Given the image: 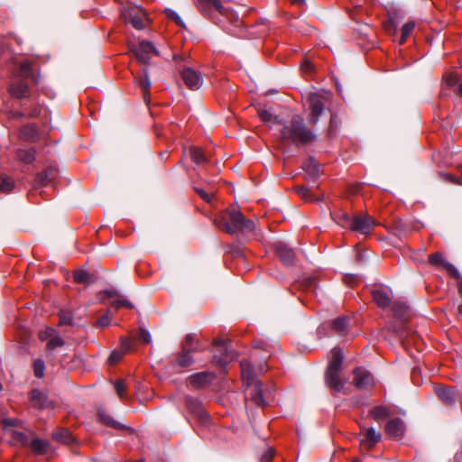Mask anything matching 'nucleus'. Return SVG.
Returning a JSON list of instances; mask_svg holds the SVG:
<instances>
[{
	"instance_id": "f257e3e1",
	"label": "nucleus",
	"mask_w": 462,
	"mask_h": 462,
	"mask_svg": "<svg viewBox=\"0 0 462 462\" xmlns=\"http://www.w3.org/2000/svg\"><path fill=\"white\" fill-rule=\"evenodd\" d=\"M196 334H188L180 344V350L171 361V368L178 373L191 366L195 363L194 354L205 350Z\"/></svg>"
},
{
	"instance_id": "f03ea898",
	"label": "nucleus",
	"mask_w": 462,
	"mask_h": 462,
	"mask_svg": "<svg viewBox=\"0 0 462 462\" xmlns=\"http://www.w3.org/2000/svg\"><path fill=\"white\" fill-rule=\"evenodd\" d=\"M280 133L283 141L294 144H308L316 138L315 134L305 125L304 120L298 115L293 116L289 124L282 127Z\"/></svg>"
},
{
	"instance_id": "7ed1b4c3",
	"label": "nucleus",
	"mask_w": 462,
	"mask_h": 462,
	"mask_svg": "<svg viewBox=\"0 0 462 462\" xmlns=\"http://www.w3.org/2000/svg\"><path fill=\"white\" fill-rule=\"evenodd\" d=\"M217 225L229 234L237 232L248 233L252 232L255 227L254 222L250 219H245L241 211L234 206L228 208L223 213Z\"/></svg>"
},
{
	"instance_id": "20e7f679",
	"label": "nucleus",
	"mask_w": 462,
	"mask_h": 462,
	"mask_svg": "<svg viewBox=\"0 0 462 462\" xmlns=\"http://www.w3.org/2000/svg\"><path fill=\"white\" fill-rule=\"evenodd\" d=\"M198 7L204 14H208L211 8L217 10L236 27H239L242 24L237 14L229 10L228 7L222 5L220 0H198Z\"/></svg>"
},
{
	"instance_id": "39448f33",
	"label": "nucleus",
	"mask_w": 462,
	"mask_h": 462,
	"mask_svg": "<svg viewBox=\"0 0 462 462\" xmlns=\"http://www.w3.org/2000/svg\"><path fill=\"white\" fill-rule=\"evenodd\" d=\"M131 51L134 52L138 61L143 64H147L152 56H159L157 49L152 42L146 41H143L137 45L133 46Z\"/></svg>"
},
{
	"instance_id": "423d86ee",
	"label": "nucleus",
	"mask_w": 462,
	"mask_h": 462,
	"mask_svg": "<svg viewBox=\"0 0 462 462\" xmlns=\"http://www.w3.org/2000/svg\"><path fill=\"white\" fill-rule=\"evenodd\" d=\"M235 353L228 348L227 344L223 340L215 341V353L213 360L220 366H225L235 358Z\"/></svg>"
},
{
	"instance_id": "0eeeda50",
	"label": "nucleus",
	"mask_w": 462,
	"mask_h": 462,
	"mask_svg": "<svg viewBox=\"0 0 462 462\" xmlns=\"http://www.w3.org/2000/svg\"><path fill=\"white\" fill-rule=\"evenodd\" d=\"M353 376V384L358 390H368L374 384L373 374L363 367L356 368Z\"/></svg>"
},
{
	"instance_id": "6e6552de",
	"label": "nucleus",
	"mask_w": 462,
	"mask_h": 462,
	"mask_svg": "<svg viewBox=\"0 0 462 462\" xmlns=\"http://www.w3.org/2000/svg\"><path fill=\"white\" fill-rule=\"evenodd\" d=\"M125 23L132 24L137 30L144 28L146 13L141 7H131L123 13Z\"/></svg>"
},
{
	"instance_id": "1a4fd4ad",
	"label": "nucleus",
	"mask_w": 462,
	"mask_h": 462,
	"mask_svg": "<svg viewBox=\"0 0 462 462\" xmlns=\"http://www.w3.org/2000/svg\"><path fill=\"white\" fill-rule=\"evenodd\" d=\"M381 433L372 427H361V432L358 434L360 446L366 449L373 448L381 440Z\"/></svg>"
},
{
	"instance_id": "9d476101",
	"label": "nucleus",
	"mask_w": 462,
	"mask_h": 462,
	"mask_svg": "<svg viewBox=\"0 0 462 462\" xmlns=\"http://www.w3.org/2000/svg\"><path fill=\"white\" fill-rule=\"evenodd\" d=\"M16 439L22 443V445L29 446L33 452L38 454L47 453L50 447L49 441L39 438L29 439V438L22 432L16 433Z\"/></svg>"
},
{
	"instance_id": "9b49d317",
	"label": "nucleus",
	"mask_w": 462,
	"mask_h": 462,
	"mask_svg": "<svg viewBox=\"0 0 462 462\" xmlns=\"http://www.w3.org/2000/svg\"><path fill=\"white\" fill-rule=\"evenodd\" d=\"M374 226H376V222L369 215H355L353 216V222L350 226V230L367 235L371 232Z\"/></svg>"
},
{
	"instance_id": "f8f14e48",
	"label": "nucleus",
	"mask_w": 462,
	"mask_h": 462,
	"mask_svg": "<svg viewBox=\"0 0 462 462\" xmlns=\"http://www.w3.org/2000/svg\"><path fill=\"white\" fill-rule=\"evenodd\" d=\"M310 113L309 122L312 125L318 123L319 116L324 110V102L321 96L317 93H311L309 96Z\"/></svg>"
},
{
	"instance_id": "ddd939ff",
	"label": "nucleus",
	"mask_w": 462,
	"mask_h": 462,
	"mask_svg": "<svg viewBox=\"0 0 462 462\" xmlns=\"http://www.w3.org/2000/svg\"><path fill=\"white\" fill-rule=\"evenodd\" d=\"M372 296L377 306L384 309L390 306L393 299V292L388 287H379L372 291Z\"/></svg>"
},
{
	"instance_id": "4468645a",
	"label": "nucleus",
	"mask_w": 462,
	"mask_h": 462,
	"mask_svg": "<svg viewBox=\"0 0 462 462\" xmlns=\"http://www.w3.org/2000/svg\"><path fill=\"white\" fill-rule=\"evenodd\" d=\"M181 78L186 86L191 90L199 89L202 85L201 75L191 68L183 69Z\"/></svg>"
},
{
	"instance_id": "2eb2a0df",
	"label": "nucleus",
	"mask_w": 462,
	"mask_h": 462,
	"mask_svg": "<svg viewBox=\"0 0 462 462\" xmlns=\"http://www.w3.org/2000/svg\"><path fill=\"white\" fill-rule=\"evenodd\" d=\"M325 379L327 385L336 393H346L345 392V383L340 376V370H327Z\"/></svg>"
},
{
	"instance_id": "dca6fc26",
	"label": "nucleus",
	"mask_w": 462,
	"mask_h": 462,
	"mask_svg": "<svg viewBox=\"0 0 462 462\" xmlns=\"http://www.w3.org/2000/svg\"><path fill=\"white\" fill-rule=\"evenodd\" d=\"M185 403L189 411L198 416L203 422H206L208 420V415L205 411L199 400L191 396H187L185 398Z\"/></svg>"
},
{
	"instance_id": "f3484780",
	"label": "nucleus",
	"mask_w": 462,
	"mask_h": 462,
	"mask_svg": "<svg viewBox=\"0 0 462 462\" xmlns=\"http://www.w3.org/2000/svg\"><path fill=\"white\" fill-rule=\"evenodd\" d=\"M216 375L214 373L211 372H199L193 374L189 377V383L191 386L195 388H201L205 385L210 383L214 379Z\"/></svg>"
},
{
	"instance_id": "a211bd4d",
	"label": "nucleus",
	"mask_w": 462,
	"mask_h": 462,
	"mask_svg": "<svg viewBox=\"0 0 462 462\" xmlns=\"http://www.w3.org/2000/svg\"><path fill=\"white\" fill-rule=\"evenodd\" d=\"M385 431L392 439L402 438L405 431V425L401 419L395 418L387 422Z\"/></svg>"
},
{
	"instance_id": "6ab92c4d",
	"label": "nucleus",
	"mask_w": 462,
	"mask_h": 462,
	"mask_svg": "<svg viewBox=\"0 0 462 462\" xmlns=\"http://www.w3.org/2000/svg\"><path fill=\"white\" fill-rule=\"evenodd\" d=\"M274 246L278 257L285 265L293 263L295 254L291 249L282 243H276Z\"/></svg>"
},
{
	"instance_id": "aec40b11",
	"label": "nucleus",
	"mask_w": 462,
	"mask_h": 462,
	"mask_svg": "<svg viewBox=\"0 0 462 462\" xmlns=\"http://www.w3.org/2000/svg\"><path fill=\"white\" fill-rule=\"evenodd\" d=\"M240 367L242 379L244 383H246L247 387H250L252 384L255 383L256 381L254 380V371L251 363L244 359L240 362Z\"/></svg>"
},
{
	"instance_id": "412c9836",
	"label": "nucleus",
	"mask_w": 462,
	"mask_h": 462,
	"mask_svg": "<svg viewBox=\"0 0 462 462\" xmlns=\"http://www.w3.org/2000/svg\"><path fill=\"white\" fill-rule=\"evenodd\" d=\"M143 78L134 79V83L138 85V87L141 88L143 92V97L145 101V103L148 105L150 102V93L149 88L151 87V80L148 76V70L147 69H143Z\"/></svg>"
},
{
	"instance_id": "4be33fe9",
	"label": "nucleus",
	"mask_w": 462,
	"mask_h": 462,
	"mask_svg": "<svg viewBox=\"0 0 462 462\" xmlns=\"http://www.w3.org/2000/svg\"><path fill=\"white\" fill-rule=\"evenodd\" d=\"M30 401L33 407L43 409L48 406L47 395L41 390L34 389L31 392Z\"/></svg>"
},
{
	"instance_id": "5701e85b",
	"label": "nucleus",
	"mask_w": 462,
	"mask_h": 462,
	"mask_svg": "<svg viewBox=\"0 0 462 462\" xmlns=\"http://www.w3.org/2000/svg\"><path fill=\"white\" fill-rule=\"evenodd\" d=\"M333 220L340 226L350 229L353 222V216L346 212L338 210L331 213Z\"/></svg>"
},
{
	"instance_id": "b1692460",
	"label": "nucleus",
	"mask_w": 462,
	"mask_h": 462,
	"mask_svg": "<svg viewBox=\"0 0 462 462\" xmlns=\"http://www.w3.org/2000/svg\"><path fill=\"white\" fill-rule=\"evenodd\" d=\"M343 361V353L339 347H334L331 350V357L327 370H341Z\"/></svg>"
},
{
	"instance_id": "393cba45",
	"label": "nucleus",
	"mask_w": 462,
	"mask_h": 462,
	"mask_svg": "<svg viewBox=\"0 0 462 462\" xmlns=\"http://www.w3.org/2000/svg\"><path fill=\"white\" fill-rule=\"evenodd\" d=\"M251 398L254 402L258 406H264L266 402L264 401L263 394V384L261 382H255V383L252 384Z\"/></svg>"
},
{
	"instance_id": "a878e982",
	"label": "nucleus",
	"mask_w": 462,
	"mask_h": 462,
	"mask_svg": "<svg viewBox=\"0 0 462 462\" xmlns=\"http://www.w3.org/2000/svg\"><path fill=\"white\" fill-rule=\"evenodd\" d=\"M10 92L13 96L18 98H23L27 97L29 88L27 84L23 80H18L11 84Z\"/></svg>"
},
{
	"instance_id": "bb28decb",
	"label": "nucleus",
	"mask_w": 462,
	"mask_h": 462,
	"mask_svg": "<svg viewBox=\"0 0 462 462\" xmlns=\"http://www.w3.org/2000/svg\"><path fill=\"white\" fill-rule=\"evenodd\" d=\"M435 393L438 397L446 404H452L455 402V394L453 391L445 386H435Z\"/></svg>"
},
{
	"instance_id": "cd10ccee",
	"label": "nucleus",
	"mask_w": 462,
	"mask_h": 462,
	"mask_svg": "<svg viewBox=\"0 0 462 462\" xmlns=\"http://www.w3.org/2000/svg\"><path fill=\"white\" fill-rule=\"evenodd\" d=\"M393 312L398 319H400L402 322L405 321L408 315V305L406 302L402 300H395L393 303Z\"/></svg>"
},
{
	"instance_id": "c85d7f7f",
	"label": "nucleus",
	"mask_w": 462,
	"mask_h": 462,
	"mask_svg": "<svg viewBox=\"0 0 462 462\" xmlns=\"http://www.w3.org/2000/svg\"><path fill=\"white\" fill-rule=\"evenodd\" d=\"M349 328V319L346 316L338 317L333 320L332 329L338 335L346 334Z\"/></svg>"
},
{
	"instance_id": "c756f323",
	"label": "nucleus",
	"mask_w": 462,
	"mask_h": 462,
	"mask_svg": "<svg viewBox=\"0 0 462 462\" xmlns=\"http://www.w3.org/2000/svg\"><path fill=\"white\" fill-rule=\"evenodd\" d=\"M257 115L261 118V120L263 122H264L265 124H270V125L278 124V125H282L281 121L278 120V117L275 116L273 114V112L271 111L270 108L259 107L257 109Z\"/></svg>"
},
{
	"instance_id": "7c9ffc66",
	"label": "nucleus",
	"mask_w": 462,
	"mask_h": 462,
	"mask_svg": "<svg viewBox=\"0 0 462 462\" xmlns=\"http://www.w3.org/2000/svg\"><path fill=\"white\" fill-rule=\"evenodd\" d=\"M429 262L432 265L442 266V267H444L445 269H447L448 271L457 272V270L455 269V267L451 263L446 262L443 259V255L440 253L431 254L429 256Z\"/></svg>"
},
{
	"instance_id": "2f4dec72",
	"label": "nucleus",
	"mask_w": 462,
	"mask_h": 462,
	"mask_svg": "<svg viewBox=\"0 0 462 462\" xmlns=\"http://www.w3.org/2000/svg\"><path fill=\"white\" fill-rule=\"evenodd\" d=\"M52 439L63 444H71L74 442V437L67 429H62L52 433Z\"/></svg>"
},
{
	"instance_id": "473e14b6",
	"label": "nucleus",
	"mask_w": 462,
	"mask_h": 462,
	"mask_svg": "<svg viewBox=\"0 0 462 462\" xmlns=\"http://www.w3.org/2000/svg\"><path fill=\"white\" fill-rule=\"evenodd\" d=\"M20 137L25 141L34 142L37 138V130L34 125H24L20 130Z\"/></svg>"
},
{
	"instance_id": "72a5a7b5",
	"label": "nucleus",
	"mask_w": 462,
	"mask_h": 462,
	"mask_svg": "<svg viewBox=\"0 0 462 462\" xmlns=\"http://www.w3.org/2000/svg\"><path fill=\"white\" fill-rule=\"evenodd\" d=\"M16 155L21 162L26 164H30L35 160V151L32 148L20 149L17 151Z\"/></svg>"
},
{
	"instance_id": "f704fd0d",
	"label": "nucleus",
	"mask_w": 462,
	"mask_h": 462,
	"mask_svg": "<svg viewBox=\"0 0 462 462\" xmlns=\"http://www.w3.org/2000/svg\"><path fill=\"white\" fill-rule=\"evenodd\" d=\"M370 416L376 421H380L389 416V411L384 406H375L370 412Z\"/></svg>"
},
{
	"instance_id": "c9c22d12",
	"label": "nucleus",
	"mask_w": 462,
	"mask_h": 462,
	"mask_svg": "<svg viewBox=\"0 0 462 462\" xmlns=\"http://www.w3.org/2000/svg\"><path fill=\"white\" fill-rule=\"evenodd\" d=\"M189 156L192 162L198 165L204 164L207 162L206 156L199 147H191L189 149Z\"/></svg>"
},
{
	"instance_id": "e433bc0d",
	"label": "nucleus",
	"mask_w": 462,
	"mask_h": 462,
	"mask_svg": "<svg viewBox=\"0 0 462 462\" xmlns=\"http://www.w3.org/2000/svg\"><path fill=\"white\" fill-rule=\"evenodd\" d=\"M14 188V182L7 175H1L0 176V193H9L11 192Z\"/></svg>"
},
{
	"instance_id": "4c0bfd02",
	"label": "nucleus",
	"mask_w": 462,
	"mask_h": 462,
	"mask_svg": "<svg viewBox=\"0 0 462 462\" xmlns=\"http://www.w3.org/2000/svg\"><path fill=\"white\" fill-rule=\"evenodd\" d=\"M98 417L103 423L115 429L122 428V424L116 421L110 415L106 414L103 411H98Z\"/></svg>"
},
{
	"instance_id": "58836bf2",
	"label": "nucleus",
	"mask_w": 462,
	"mask_h": 462,
	"mask_svg": "<svg viewBox=\"0 0 462 462\" xmlns=\"http://www.w3.org/2000/svg\"><path fill=\"white\" fill-rule=\"evenodd\" d=\"M18 74L22 78H29L32 77V62L26 60L20 64Z\"/></svg>"
},
{
	"instance_id": "ea45409f",
	"label": "nucleus",
	"mask_w": 462,
	"mask_h": 462,
	"mask_svg": "<svg viewBox=\"0 0 462 462\" xmlns=\"http://www.w3.org/2000/svg\"><path fill=\"white\" fill-rule=\"evenodd\" d=\"M414 28H415V23L412 21L406 23L402 26L400 44H402L405 42L406 39L412 33Z\"/></svg>"
},
{
	"instance_id": "a19ab883",
	"label": "nucleus",
	"mask_w": 462,
	"mask_h": 462,
	"mask_svg": "<svg viewBox=\"0 0 462 462\" xmlns=\"http://www.w3.org/2000/svg\"><path fill=\"white\" fill-rule=\"evenodd\" d=\"M165 14L167 18L172 20L177 25L185 28V23L177 12H175L172 9L167 8L165 9Z\"/></svg>"
},
{
	"instance_id": "79ce46f5",
	"label": "nucleus",
	"mask_w": 462,
	"mask_h": 462,
	"mask_svg": "<svg viewBox=\"0 0 462 462\" xmlns=\"http://www.w3.org/2000/svg\"><path fill=\"white\" fill-rule=\"evenodd\" d=\"M45 364L42 359H36L33 362V373L38 378H42L44 375Z\"/></svg>"
},
{
	"instance_id": "37998d69",
	"label": "nucleus",
	"mask_w": 462,
	"mask_h": 462,
	"mask_svg": "<svg viewBox=\"0 0 462 462\" xmlns=\"http://www.w3.org/2000/svg\"><path fill=\"white\" fill-rule=\"evenodd\" d=\"M88 279L89 274L86 271L79 270L74 273V280L78 283H85Z\"/></svg>"
},
{
	"instance_id": "c03bdc74",
	"label": "nucleus",
	"mask_w": 462,
	"mask_h": 462,
	"mask_svg": "<svg viewBox=\"0 0 462 462\" xmlns=\"http://www.w3.org/2000/svg\"><path fill=\"white\" fill-rule=\"evenodd\" d=\"M64 345V340L57 336L51 337L47 343L48 349H55L56 347L62 346Z\"/></svg>"
},
{
	"instance_id": "a18cd8bd",
	"label": "nucleus",
	"mask_w": 462,
	"mask_h": 462,
	"mask_svg": "<svg viewBox=\"0 0 462 462\" xmlns=\"http://www.w3.org/2000/svg\"><path fill=\"white\" fill-rule=\"evenodd\" d=\"M111 305L115 307L116 310L125 307L127 309H133L134 305L127 300L125 299H118L116 300H114Z\"/></svg>"
},
{
	"instance_id": "49530a36",
	"label": "nucleus",
	"mask_w": 462,
	"mask_h": 462,
	"mask_svg": "<svg viewBox=\"0 0 462 462\" xmlns=\"http://www.w3.org/2000/svg\"><path fill=\"white\" fill-rule=\"evenodd\" d=\"M111 316L107 312L97 320L96 325L99 328H106L111 324Z\"/></svg>"
},
{
	"instance_id": "de8ad7c7",
	"label": "nucleus",
	"mask_w": 462,
	"mask_h": 462,
	"mask_svg": "<svg viewBox=\"0 0 462 462\" xmlns=\"http://www.w3.org/2000/svg\"><path fill=\"white\" fill-rule=\"evenodd\" d=\"M458 79H459L457 74L449 73L445 77L444 82H445L446 86H448V87H454L457 84Z\"/></svg>"
},
{
	"instance_id": "09e8293b",
	"label": "nucleus",
	"mask_w": 462,
	"mask_h": 462,
	"mask_svg": "<svg viewBox=\"0 0 462 462\" xmlns=\"http://www.w3.org/2000/svg\"><path fill=\"white\" fill-rule=\"evenodd\" d=\"M124 355H125L124 352H122L120 350H115L110 354V356L108 357V362L110 364H116L122 358V356Z\"/></svg>"
},
{
	"instance_id": "8fccbe9b",
	"label": "nucleus",
	"mask_w": 462,
	"mask_h": 462,
	"mask_svg": "<svg viewBox=\"0 0 462 462\" xmlns=\"http://www.w3.org/2000/svg\"><path fill=\"white\" fill-rule=\"evenodd\" d=\"M72 323V317L69 313L62 312L60 316V325H70Z\"/></svg>"
},
{
	"instance_id": "3c124183",
	"label": "nucleus",
	"mask_w": 462,
	"mask_h": 462,
	"mask_svg": "<svg viewBox=\"0 0 462 462\" xmlns=\"http://www.w3.org/2000/svg\"><path fill=\"white\" fill-rule=\"evenodd\" d=\"M273 457V450L272 448H268L264 451V453L261 457V462H271Z\"/></svg>"
},
{
	"instance_id": "603ef678",
	"label": "nucleus",
	"mask_w": 462,
	"mask_h": 462,
	"mask_svg": "<svg viewBox=\"0 0 462 462\" xmlns=\"http://www.w3.org/2000/svg\"><path fill=\"white\" fill-rule=\"evenodd\" d=\"M140 338L144 343H147V344L152 341V337H151L149 331H147L146 329H141V331H140Z\"/></svg>"
},
{
	"instance_id": "864d4df0",
	"label": "nucleus",
	"mask_w": 462,
	"mask_h": 462,
	"mask_svg": "<svg viewBox=\"0 0 462 462\" xmlns=\"http://www.w3.org/2000/svg\"><path fill=\"white\" fill-rule=\"evenodd\" d=\"M196 192L207 202H210L211 195L207 193L204 189L199 188H195Z\"/></svg>"
},
{
	"instance_id": "5fc2aeb1",
	"label": "nucleus",
	"mask_w": 462,
	"mask_h": 462,
	"mask_svg": "<svg viewBox=\"0 0 462 462\" xmlns=\"http://www.w3.org/2000/svg\"><path fill=\"white\" fill-rule=\"evenodd\" d=\"M125 384L123 382L121 381H118L115 384V389H116V393L120 396V397H123V393L125 391Z\"/></svg>"
},
{
	"instance_id": "6e6d98bb",
	"label": "nucleus",
	"mask_w": 462,
	"mask_h": 462,
	"mask_svg": "<svg viewBox=\"0 0 462 462\" xmlns=\"http://www.w3.org/2000/svg\"><path fill=\"white\" fill-rule=\"evenodd\" d=\"M48 172L46 171L45 173H40L36 176V182L39 184V185H45L46 183V179L48 178Z\"/></svg>"
},
{
	"instance_id": "4d7b16f0",
	"label": "nucleus",
	"mask_w": 462,
	"mask_h": 462,
	"mask_svg": "<svg viewBox=\"0 0 462 462\" xmlns=\"http://www.w3.org/2000/svg\"><path fill=\"white\" fill-rule=\"evenodd\" d=\"M301 69L305 72V73H310L312 71L313 69V65L312 63L310 61V60H305L302 64H301Z\"/></svg>"
},
{
	"instance_id": "13d9d810",
	"label": "nucleus",
	"mask_w": 462,
	"mask_h": 462,
	"mask_svg": "<svg viewBox=\"0 0 462 462\" xmlns=\"http://www.w3.org/2000/svg\"><path fill=\"white\" fill-rule=\"evenodd\" d=\"M130 346H131L130 341L128 339L125 338L121 342V350L120 351H122V352H124V354H125L130 349Z\"/></svg>"
},
{
	"instance_id": "bf43d9fd",
	"label": "nucleus",
	"mask_w": 462,
	"mask_h": 462,
	"mask_svg": "<svg viewBox=\"0 0 462 462\" xmlns=\"http://www.w3.org/2000/svg\"><path fill=\"white\" fill-rule=\"evenodd\" d=\"M48 336H49V332L48 331H44V332H41L40 333V338L42 340H45Z\"/></svg>"
},
{
	"instance_id": "052dcab7",
	"label": "nucleus",
	"mask_w": 462,
	"mask_h": 462,
	"mask_svg": "<svg viewBox=\"0 0 462 462\" xmlns=\"http://www.w3.org/2000/svg\"><path fill=\"white\" fill-rule=\"evenodd\" d=\"M294 5H302L305 3V0H291Z\"/></svg>"
},
{
	"instance_id": "680f3d73",
	"label": "nucleus",
	"mask_w": 462,
	"mask_h": 462,
	"mask_svg": "<svg viewBox=\"0 0 462 462\" xmlns=\"http://www.w3.org/2000/svg\"><path fill=\"white\" fill-rule=\"evenodd\" d=\"M457 91L458 94L462 96V81L458 84Z\"/></svg>"
},
{
	"instance_id": "e2e57ef3",
	"label": "nucleus",
	"mask_w": 462,
	"mask_h": 462,
	"mask_svg": "<svg viewBox=\"0 0 462 462\" xmlns=\"http://www.w3.org/2000/svg\"><path fill=\"white\" fill-rule=\"evenodd\" d=\"M445 178L450 180V181L455 182V180L451 178L448 174H444Z\"/></svg>"
},
{
	"instance_id": "0e129e2a",
	"label": "nucleus",
	"mask_w": 462,
	"mask_h": 462,
	"mask_svg": "<svg viewBox=\"0 0 462 462\" xmlns=\"http://www.w3.org/2000/svg\"><path fill=\"white\" fill-rule=\"evenodd\" d=\"M458 312L462 314V303L458 306Z\"/></svg>"
},
{
	"instance_id": "69168bd1",
	"label": "nucleus",
	"mask_w": 462,
	"mask_h": 462,
	"mask_svg": "<svg viewBox=\"0 0 462 462\" xmlns=\"http://www.w3.org/2000/svg\"><path fill=\"white\" fill-rule=\"evenodd\" d=\"M458 291H459V293H460V294H461V296H462V283H461V284L459 285V287H458Z\"/></svg>"
},
{
	"instance_id": "338daca9",
	"label": "nucleus",
	"mask_w": 462,
	"mask_h": 462,
	"mask_svg": "<svg viewBox=\"0 0 462 462\" xmlns=\"http://www.w3.org/2000/svg\"><path fill=\"white\" fill-rule=\"evenodd\" d=\"M393 331H395L396 333H400L401 334V331L395 328H392Z\"/></svg>"
},
{
	"instance_id": "774afa93",
	"label": "nucleus",
	"mask_w": 462,
	"mask_h": 462,
	"mask_svg": "<svg viewBox=\"0 0 462 462\" xmlns=\"http://www.w3.org/2000/svg\"><path fill=\"white\" fill-rule=\"evenodd\" d=\"M351 462H361V461H360L358 458H356V459H354V460H353V461H351Z\"/></svg>"
}]
</instances>
